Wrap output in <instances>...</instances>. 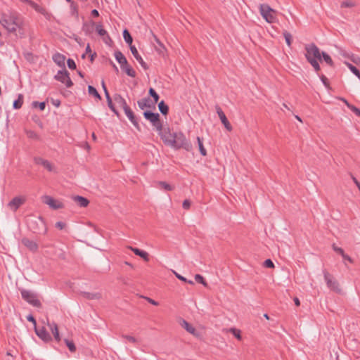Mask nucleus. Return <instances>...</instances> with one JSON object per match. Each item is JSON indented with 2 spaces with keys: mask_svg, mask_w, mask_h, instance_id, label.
Returning a JSON list of instances; mask_svg holds the SVG:
<instances>
[{
  "mask_svg": "<svg viewBox=\"0 0 360 360\" xmlns=\"http://www.w3.org/2000/svg\"><path fill=\"white\" fill-rule=\"evenodd\" d=\"M0 24L9 33H13L22 27V20L20 15L14 11L0 13Z\"/></svg>",
  "mask_w": 360,
  "mask_h": 360,
  "instance_id": "obj_1",
  "label": "nucleus"
},
{
  "mask_svg": "<svg viewBox=\"0 0 360 360\" xmlns=\"http://www.w3.org/2000/svg\"><path fill=\"white\" fill-rule=\"evenodd\" d=\"M169 146L174 150L183 148L188 152L193 148L191 141L181 131L173 132V138Z\"/></svg>",
  "mask_w": 360,
  "mask_h": 360,
  "instance_id": "obj_2",
  "label": "nucleus"
},
{
  "mask_svg": "<svg viewBox=\"0 0 360 360\" xmlns=\"http://www.w3.org/2000/svg\"><path fill=\"white\" fill-rule=\"evenodd\" d=\"M28 227L34 233L37 234H45L47 231L46 222L41 217L29 219Z\"/></svg>",
  "mask_w": 360,
  "mask_h": 360,
  "instance_id": "obj_3",
  "label": "nucleus"
},
{
  "mask_svg": "<svg viewBox=\"0 0 360 360\" xmlns=\"http://www.w3.org/2000/svg\"><path fill=\"white\" fill-rule=\"evenodd\" d=\"M115 60L120 65L121 69L125 73L131 77H135L136 74L135 70L128 64L127 60L120 51H115L114 53Z\"/></svg>",
  "mask_w": 360,
  "mask_h": 360,
  "instance_id": "obj_4",
  "label": "nucleus"
},
{
  "mask_svg": "<svg viewBox=\"0 0 360 360\" xmlns=\"http://www.w3.org/2000/svg\"><path fill=\"white\" fill-rule=\"evenodd\" d=\"M20 294L22 298L33 307L38 308L41 307V303L38 298V295L34 292L26 289H21Z\"/></svg>",
  "mask_w": 360,
  "mask_h": 360,
  "instance_id": "obj_5",
  "label": "nucleus"
},
{
  "mask_svg": "<svg viewBox=\"0 0 360 360\" xmlns=\"http://www.w3.org/2000/svg\"><path fill=\"white\" fill-rule=\"evenodd\" d=\"M304 49L306 53H304V56L307 61H309L311 59L314 60H321V52L319 47L314 43L306 44L304 46Z\"/></svg>",
  "mask_w": 360,
  "mask_h": 360,
  "instance_id": "obj_6",
  "label": "nucleus"
},
{
  "mask_svg": "<svg viewBox=\"0 0 360 360\" xmlns=\"http://www.w3.org/2000/svg\"><path fill=\"white\" fill-rule=\"evenodd\" d=\"M259 11L261 15L267 22L272 23L275 22L276 17L273 13H276V11L271 8L268 4H260Z\"/></svg>",
  "mask_w": 360,
  "mask_h": 360,
  "instance_id": "obj_7",
  "label": "nucleus"
},
{
  "mask_svg": "<svg viewBox=\"0 0 360 360\" xmlns=\"http://www.w3.org/2000/svg\"><path fill=\"white\" fill-rule=\"evenodd\" d=\"M143 117L148 120L156 129H161L162 122L160 120V115L158 112H153L150 110L143 112Z\"/></svg>",
  "mask_w": 360,
  "mask_h": 360,
  "instance_id": "obj_8",
  "label": "nucleus"
},
{
  "mask_svg": "<svg viewBox=\"0 0 360 360\" xmlns=\"http://www.w3.org/2000/svg\"><path fill=\"white\" fill-rule=\"evenodd\" d=\"M54 79L65 85L67 88H70L73 85L70 74L65 69L58 70L54 76Z\"/></svg>",
  "mask_w": 360,
  "mask_h": 360,
  "instance_id": "obj_9",
  "label": "nucleus"
},
{
  "mask_svg": "<svg viewBox=\"0 0 360 360\" xmlns=\"http://www.w3.org/2000/svg\"><path fill=\"white\" fill-rule=\"evenodd\" d=\"M323 274L327 287L336 292H340L341 290L339 288V284L338 281L333 278L332 275L330 274L326 269L323 270Z\"/></svg>",
  "mask_w": 360,
  "mask_h": 360,
  "instance_id": "obj_10",
  "label": "nucleus"
},
{
  "mask_svg": "<svg viewBox=\"0 0 360 360\" xmlns=\"http://www.w3.org/2000/svg\"><path fill=\"white\" fill-rule=\"evenodd\" d=\"M156 130L158 131V135L160 136L163 143L166 146H169L173 138V133L171 132L169 127H163L162 124L161 129Z\"/></svg>",
  "mask_w": 360,
  "mask_h": 360,
  "instance_id": "obj_11",
  "label": "nucleus"
},
{
  "mask_svg": "<svg viewBox=\"0 0 360 360\" xmlns=\"http://www.w3.org/2000/svg\"><path fill=\"white\" fill-rule=\"evenodd\" d=\"M43 202L48 205L53 210H58L64 207V205L61 202L55 200L49 195L43 196Z\"/></svg>",
  "mask_w": 360,
  "mask_h": 360,
  "instance_id": "obj_12",
  "label": "nucleus"
},
{
  "mask_svg": "<svg viewBox=\"0 0 360 360\" xmlns=\"http://www.w3.org/2000/svg\"><path fill=\"white\" fill-rule=\"evenodd\" d=\"M34 331L37 335L45 342H49L52 340L51 336L44 327L37 328L35 326Z\"/></svg>",
  "mask_w": 360,
  "mask_h": 360,
  "instance_id": "obj_13",
  "label": "nucleus"
},
{
  "mask_svg": "<svg viewBox=\"0 0 360 360\" xmlns=\"http://www.w3.org/2000/svg\"><path fill=\"white\" fill-rule=\"evenodd\" d=\"M34 162L37 165L43 166L49 172H56L55 167L52 165V163L51 162H49L47 160L43 159L42 158H40V157H34Z\"/></svg>",
  "mask_w": 360,
  "mask_h": 360,
  "instance_id": "obj_14",
  "label": "nucleus"
},
{
  "mask_svg": "<svg viewBox=\"0 0 360 360\" xmlns=\"http://www.w3.org/2000/svg\"><path fill=\"white\" fill-rule=\"evenodd\" d=\"M96 31L98 35L103 37V40L106 44H109L112 41L107 31L103 29L101 23L96 24Z\"/></svg>",
  "mask_w": 360,
  "mask_h": 360,
  "instance_id": "obj_15",
  "label": "nucleus"
},
{
  "mask_svg": "<svg viewBox=\"0 0 360 360\" xmlns=\"http://www.w3.org/2000/svg\"><path fill=\"white\" fill-rule=\"evenodd\" d=\"M217 113L220 118L222 124L224 125L225 128L231 131L232 130V126L231 125L230 122H229L228 119L226 117V115L221 110V108L219 106L216 107Z\"/></svg>",
  "mask_w": 360,
  "mask_h": 360,
  "instance_id": "obj_16",
  "label": "nucleus"
},
{
  "mask_svg": "<svg viewBox=\"0 0 360 360\" xmlns=\"http://www.w3.org/2000/svg\"><path fill=\"white\" fill-rule=\"evenodd\" d=\"M130 51L132 53V55L134 56V57L136 58V60L139 62V63L140 64V65L145 70H148L149 68L148 65H147V63L143 60V59L142 58V57L140 56V54L139 53L136 48L134 46H131L130 47Z\"/></svg>",
  "mask_w": 360,
  "mask_h": 360,
  "instance_id": "obj_17",
  "label": "nucleus"
},
{
  "mask_svg": "<svg viewBox=\"0 0 360 360\" xmlns=\"http://www.w3.org/2000/svg\"><path fill=\"white\" fill-rule=\"evenodd\" d=\"M138 106L141 110L145 108H154L155 105L153 103V101L149 97H145L137 101Z\"/></svg>",
  "mask_w": 360,
  "mask_h": 360,
  "instance_id": "obj_18",
  "label": "nucleus"
},
{
  "mask_svg": "<svg viewBox=\"0 0 360 360\" xmlns=\"http://www.w3.org/2000/svg\"><path fill=\"white\" fill-rule=\"evenodd\" d=\"M153 37L154 39V41L157 44V45L155 46V50L158 52L159 55L165 56L167 51L165 46L155 34H153Z\"/></svg>",
  "mask_w": 360,
  "mask_h": 360,
  "instance_id": "obj_19",
  "label": "nucleus"
},
{
  "mask_svg": "<svg viewBox=\"0 0 360 360\" xmlns=\"http://www.w3.org/2000/svg\"><path fill=\"white\" fill-rule=\"evenodd\" d=\"M24 202V198L21 197H15L9 202L8 207H10L13 211H16Z\"/></svg>",
  "mask_w": 360,
  "mask_h": 360,
  "instance_id": "obj_20",
  "label": "nucleus"
},
{
  "mask_svg": "<svg viewBox=\"0 0 360 360\" xmlns=\"http://www.w3.org/2000/svg\"><path fill=\"white\" fill-rule=\"evenodd\" d=\"M22 243L32 252H36L38 250L37 243L27 238H23Z\"/></svg>",
  "mask_w": 360,
  "mask_h": 360,
  "instance_id": "obj_21",
  "label": "nucleus"
},
{
  "mask_svg": "<svg viewBox=\"0 0 360 360\" xmlns=\"http://www.w3.org/2000/svg\"><path fill=\"white\" fill-rule=\"evenodd\" d=\"M129 248L137 256H139L140 257H141L144 261L146 262H148L150 258H149V255L147 252L144 251V250H140L139 248H133L131 246H129Z\"/></svg>",
  "mask_w": 360,
  "mask_h": 360,
  "instance_id": "obj_22",
  "label": "nucleus"
},
{
  "mask_svg": "<svg viewBox=\"0 0 360 360\" xmlns=\"http://www.w3.org/2000/svg\"><path fill=\"white\" fill-rule=\"evenodd\" d=\"M52 59L59 67L65 69V56L64 55L56 53L53 56Z\"/></svg>",
  "mask_w": 360,
  "mask_h": 360,
  "instance_id": "obj_23",
  "label": "nucleus"
},
{
  "mask_svg": "<svg viewBox=\"0 0 360 360\" xmlns=\"http://www.w3.org/2000/svg\"><path fill=\"white\" fill-rule=\"evenodd\" d=\"M125 115L128 117V119L130 120V122L132 123V124L138 129L140 130L139 124L138 122V119L135 116L134 112L131 110H127V112H125Z\"/></svg>",
  "mask_w": 360,
  "mask_h": 360,
  "instance_id": "obj_24",
  "label": "nucleus"
},
{
  "mask_svg": "<svg viewBox=\"0 0 360 360\" xmlns=\"http://www.w3.org/2000/svg\"><path fill=\"white\" fill-rule=\"evenodd\" d=\"M181 326L189 333L198 336V333L196 332L195 328L191 325L188 322H187L186 320L183 319L181 323Z\"/></svg>",
  "mask_w": 360,
  "mask_h": 360,
  "instance_id": "obj_25",
  "label": "nucleus"
},
{
  "mask_svg": "<svg viewBox=\"0 0 360 360\" xmlns=\"http://www.w3.org/2000/svg\"><path fill=\"white\" fill-rule=\"evenodd\" d=\"M72 199L76 202L81 207H86L89 203V201L84 197L80 195H75L72 197Z\"/></svg>",
  "mask_w": 360,
  "mask_h": 360,
  "instance_id": "obj_26",
  "label": "nucleus"
},
{
  "mask_svg": "<svg viewBox=\"0 0 360 360\" xmlns=\"http://www.w3.org/2000/svg\"><path fill=\"white\" fill-rule=\"evenodd\" d=\"M83 296L88 300H99L101 297L100 292H83Z\"/></svg>",
  "mask_w": 360,
  "mask_h": 360,
  "instance_id": "obj_27",
  "label": "nucleus"
},
{
  "mask_svg": "<svg viewBox=\"0 0 360 360\" xmlns=\"http://www.w3.org/2000/svg\"><path fill=\"white\" fill-rule=\"evenodd\" d=\"M24 96L22 94H19L18 98L13 101V108L14 109H20L23 104Z\"/></svg>",
  "mask_w": 360,
  "mask_h": 360,
  "instance_id": "obj_28",
  "label": "nucleus"
},
{
  "mask_svg": "<svg viewBox=\"0 0 360 360\" xmlns=\"http://www.w3.org/2000/svg\"><path fill=\"white\" fill-rule=\"evenodd\" d=\"M122 34H123V38H124L125 42L129 46V48H130L131 46H133L132 45L133 39H132V37L131 36L129 32L127 29H125V30H124Z\"/></svg>",
  "mask_w": 360,
  "mask_h": 360,
  "instance_id": "obj_29",
  "label": "nucleus"
},
{
  "mask_svg": "<svg viewBox=\"0 0 360 360\" xmlns=\"http://www.w3.org/2000/svg\"><path fill=\"white\" fill-rule=\"evenodd\" d=\"M158 108H159V110L160 112L163 115H166L168 114V112H169V107L168 105L165 103V102L164 101H161L159 103H158Z\"/></svg>",
  "mask_w": 360,
  "mask_h": 360,
  "instance_id": "obj_30",
  "label": "nucleus"
},
{
  "mask_svg": "<svg viewBox=\"0 0 360 360\" xmlns=\"http://www.w3.org/2000/svg\"><path fill=\"white\" fill-rule=\"evenodd\" d=\"M114 101L120 107L125 105V104L127 103L126 100L120 94H115L114 95Z\"/></svg>",
  "mask_w": 360,
  "mask_h": 360,
  "instance_id": "obj_31",
  "label": "nucleus"
},
{
  "mask_svg": "<svg viewBox=\"0 0 360 360\" xmlns=\"http://www.w3.org/2000/svg\"><path fill=\"white\" fill-rule=\"evenodd\" d=\"M88 93L89 95L94 96L95 98H96L98 100H101V96L96 90L95 87L93 86L89 85L88 86Z\"/></svg>",
  "mask_w": 360,
  "mask_h": 360,
  "instance_id": "obj_32",
  "label": "nucleus"
},
{
  "mask_svg": "<svg viewBox=\"0 0 360 360\" xmlns=\"http://www.w3.org/2000/svg\"><path fill=\"white\" fill-rule=\"evenodd\" d=\"M197 141H198V148H199L200 153L202 156L207 155V150H206V149L205 148V147L203 146L202 139L201 138H200L199 136H198L197 137Z\"/></svg>",
  "mask_w": 360,
  "mask_h": 360,
  "instance_id": "obj_33",
  "label": "nucleus"
},
{
  "mask_svg": "<svg viewBox=\"0 0 360 360\" xmlns=\"http://www.w3.org/2000/svg\"><path fill=\"white\" fill-rule=\"evenodd\" d=\"M149 95L153 98V103L155 105L160 98L158 94L155 91V89L150 87L148 90Z\"/></svg>",
  "mask_w": 360,
  "mask_h": 360,
  "instance_id": "obj_34",
  "label": "nucleus"
},
{
  "mask_svg": "<svg viewBox=\"0 0 360 360\" xmlns=\"http://www.w3.org/2000/svg\"><path fill=\"white\" fill-rule=\"evenodd\" d=\"M345 65L350 70V71L360 79V71L354 65L349 63L346 62Z\"/></svg>",
  "mask_w": 360,
  "mask_h": 360,
  "instance_id": "obj_35",
  "label": "nucleus"
},
{
  "mask_svg": "<svg viewBox=\"0 0 360 360\" xmlns=\"http://www.w3.org/2000/svg\"><path fill=\"white\" fill-rule=\"evenodd\" d=\"M321 57L323 58V60L330 66H333L334 63L331 58V57L325 51L321 52Z\"/></svg>",
  "mask_w": 360,
  "mask_h": 360,
  "instance_id": "obj_36",
  "label": "nucleus"
},
{
  "mask_svg": "<svg viewBox=\"0 0 360 360\" xmlns=\"http://www.w3.org/2000/svg\"><path fill=\"white\" fill-rule=\"evenodd\" d=\"M64 342L71 352H75L76 351V346L72 340L65 339Z\"/></svg>",
  "mask_w": 360,
  "mask_h": 360,
  "instance_id": "obj_37",
  "label": "nucleus"
},
{
  "mask_svg": "<svg viewBox=\"0 0 360 360\" xmlns=\"http://www.w3.org/2000/svg\"><path fill=\"white\" fill-rule=\"evenodd\" d=\"M26 135L29 139L39 140V136L33 130H26Z\"/></svg>",
  "mask_w": 360,
  "mask_h": 360,
  "instance_id": "obj_38",
  "label": "nucleus"
},
{
  "mask_svg": "<svg viewBox=\"0 0 360 360\" xmlns=\"http://www.w3.org/2000/svg\"><path fill=\"white\" fill-rule=\"evenodd\" d=\"M32 106L33 108H39L41 111L44 110L46 108V102H38V101H33L32 103Z\"/></svg>",
  "mask_w": 360,
  "mask_h": 360,
  "instance_id": "obj_39",
  "label": "nucleus"
},
{
  "mask_svg": "<svg viewBox=\"0 0 360 360\" xmlns=\"http://www.w3.org/2000/svg\"><path fill=\"white\" fill-rule=\"evenodd\" d=\"M158 184L161 188H162L165 191H170L174 189V187L169 184L168 183H167L166 181H158Z\"/></svg>",
  "mask_w": 360,
  "mask_h": 360,
  "instance_id": "obj_40",
  "label": "nucleus"
},
{
  "mask_svg": "<svg viewBox=\"0 0 360 360\" xmlns=\"http://www.w3.org/2000/svg\"><path fill=\"white\" fill-rule=\"evenodd\" d=\"M48 326H49L50 330H51L53 335H55L57 333H59L58 325L55 322L49 323Z\"/></svg>",
  "mask_w": 360,
  "mask_h": 360,
  "instance_id": "obj_41",
  "label": "nucleus"
},
{
  "mask_svg": "<svg viewBox=\"0 0 360 360\" xmlns=\"http://www.w3.org/2000/svg\"><path fill=\"white\" fill-rule=\"evenodd\" d=\"M229 332L231 333L238 340H241L242 336L240 330L235 328H231L229 329Z\"/></svg>",
  "mask_w": 360,
  "mask_h": 360,
  "instance_id": "obj_42",
  "label": "nucleus"
},
{
  "mask_svg": "<svg viewBox=\"0 0 360 360\" xmlns=\"http://www.w3.org/2000/svg\"><path fill=\"white\" fill-rule=\"evenodd\" d=\"M283 36H284V38H285V42L287 44V45L290 47L291 46V44H292V35L290 32H287V31H285L283 32Z\"/></svg>",
  "mask_w": 360,
  "mask_h": 360,
  "instance_id": "obj_43",
  "label": "nucleus"
},
{
  "mask_svg": "<svg viewBox=\"0 0 360 360\" xmlns=\"http://www.w3.org/2000/svg\"><path fill=\"white\" fill-rule=\"evenodd\" d=\"M28 4L32 8H33L35 11H37L38 12H40V13H42V10L43 9L37 3H35L32 0H30V1H28Z\"/></svg>",
  "mask_w": 360,
  "mask_h": 360,
  "instance_id": "obj_44",
  "label": "nucleus"
},
{
  "mask_svg": "<svg viewBox=\"0 0 360 360\" xmlns=\"http://www.w3.org/2000/svg\"><path fill=\"white\" fill-rule=\"evenodd\" d=\"M108 106L109 108L117 116H120L119 112L116 110L115 105L112 103V99L107 101Z\"/></svg>",
  "mask_w": 360,
  "mask_h": 360,
  "instance_id": "obj_45",
  "label": "nucleus"
},
{
  "mask_svg": "<svg viewBox=\"0 0 360 360\" xmlns=\"http://www.w3.org/2000/svg\"><path fill=\"white\" fill-rule=\"evenodd\" d=\"M311 65L314 68V70L316 72H319L320 70V65L318 63V60L311 59L309 61H308Z\"/></svg>",
  "mask_w": 360,
  "mask_h": 360,
  "instance_id": "obj_46",
  "label": "nucleus"
},
{
  "mask_svg": "<svg viewBox=\"0 0 360 360\" xmlns=\"http://www.w3.org/2000/svg\"><path fill=\"white\" fill-rule=\"evenodd\" d=\"M355 6V4L352 1H345L341 3L342 8H352Z\"/></svg>",
  "mask_w": 360,
  "mask_h": 360,
  "instance_id": "obj_47",
  "label": "nucleus"
},
{
  "mask_svg": "<svg viewBox=\"0 0 360 360\" xmlns=\"http://www.w3.org/2000/svg\"><path fill=\"white\" fill-rule=\"evenodd\" d=\"M195 280L197 283H202L204 285H207V283L205 282L204 278L200 274H196L195 276Z\"/></svg>",
  "mask_w": 360,
  "mask_h": 360,
  "instance_id": "obj_48",
  "label": "nucleus"
},
{
  "mask_svg": "<svg viewBox=\"0 0 360 360\" xmlns=\"http://www.w3.org/2000/svg\"><path fill=\"white\" fill-rule=\"evenodd\" d=\"M67 65H68V67L71 69V70H75L77 66H76V63L74 61L73 59L72 58H68V60H67Z\"/></svg>",
  "mask_w": 360,
  "mask_h": 360,
  "instance_id": "obj_49",
  "label": "nucleus"
},
{
  "mask_svg": "<svg viewBox=\"0 0 360 360\" xmlns=\"http://www.w3.org/2000/svg\"><path fill=\"white\" fill-rule=\"evenodd\" d=\"M70 8H71V13L72 15H75V17H78V10H77V6H75L73 2L71 3V5H70Z\"/></svg>",
  "mask_w": 360,
  "mask_h": 360,
  "instance_id": "obj_50",
  "label": "nucleus"
},
{
  "mask_svg": "<svg viewBox=\"0 0 360 360\" xmlns=\"http://www.w3.org/2000/svg\"><path fill=\"white\" fill-rule=\"evenodd\" d=\"M332 248L335 252L340 254L341 256L345 253L343 249L336 246L335 244H333Z\"/></svg>",
  "mask_w": 360,
  "mask_h": 360,
  "instance_id": "obj_51",
  "label": "nucleus"
},
{
  "mask_svg": "<svg viewBox=\"0 0 360 360\" xmlns=\"http://www.w3.org/2000/svg\"><path fill=\"white\" fill-rule=\"evenodd\" d=\"M122 338L124 339H126L127 340H128L129 342H130L131 343H136L137 342L136 339L134 337L131 336V335H122Z\"/></svg>",
  "mask_w": 360,
  "mask_h": 360,
  "instance_id": "obj_52",
  "label": "nucleus"
},
{
  "mask_svg": "<svg viewBox=\"0 0 360 360\" xmlns=\"http://www.w3.org/2000/svg\"><path fill=\"white\" fill-rule=\"evenodd\" d=\"M175 274V276L177 278H179V280L184 281V282H186V283H191V284H193V282L192 281H188L185 277L182 276L181 275L174 272Z\"/></svg>",
  "mask_w": 360,
  "mask_h": 360,
  "instance_id": "obj_53",
  "label": "nucleus"
},
{
  "mask_svg": "<svg viewBox=\"0 0 360 360\" xmlns=\"http://www.w3.org/2000/svg\"><path fill=\"white\" fill-rule=\"evenodd\" d=\"M264 265L265 267H267V268L274 267V262L270 259H266L264 262Z\"/></svg>",
  "mask_w": 360,
  "mask_h": 360,
  "instance_id": "obj_54",
  "label": "nucleus"
},
{
  "mask_svg": "<svg viewBox=\"0 0 360 360\" xmlns=\"http://www.w3.org/2000/svg\"><path fill=\"white\" fill-rule=\"evenodd\" d=\"M182 207L185 210H188L191 207V201L188 199L184 200Z\"/></svg>",
  "mask_w": 360,
  "mask_h": 360,
  "instance_id": "obj_55",
  "label": "nucleus"
},
{
  "mask_svg": "<svg viewBox=\"0 0 360 360\" xmlns=\"http://www.w3.org/2000/svg\"><path fill=\"white\" fill-rule=\"evenodd\" d=\"M350 110L358 117H360V109L353 105L350 108Z\"/></svg>",
  "mask_w": 360,
  "mask_h": 360,
  "instance_id": "obj_56",
  "label": "nucleus"
},
{
  "mask_svg": "<svg viewBox=\"0 0 360 360\" xmlns=\"http://www.w3.org/2000/svg\"><path fill=\"white\" fill-rule=\"evenodd\" d=\"M27 320L30 322H32L34 325V327L36 326V320L32 314H30L27 316Z\"/></svg>",
  "mask_w": 360,
  "mask_h": 360,
  "instance_id": "obj_57",
  "label": "nucleus"
},
{
  "mask_svg": "<svg viewBox=\"0 0 360 360\" xmlns=\"http://www.w3.org/2000/svg\"><path fill=\"white\" fill-rule=\"evenodd\" d=\"M65 226V224L63 221H58L56 223V227L62 230Z\"/></svg>",
  "mask_w": 360,
  "mask_h": 360,
  "instance_id": "obj_58",
  "label": "nucleus"
},
{
  "mask_svg": "<svg viewBox=\"0 0 360 360\" xmlns=\"http://www.w3.org/2000/svg\"><path fill=\"white\" fill-rule=\"evenodd\" d=\"M320 78H321V82H323V84L326 86H328V78H327L325 75H322L320 77Z\"/></svg>",
  "mask_w": 360,
  "mask_h": 360,
  "instance_id": "obj_59",
  "label": "nucleus"
},
{
  "mask_svg": "<svg viewBox=\"0 0 360 360\" xmlns=\"http://www.w3.org/2000/svg\"><path fill=\"white\" fill-rule=\"evenodd\" d=\"M342 257L345 260L348 261L349 263H353V259L348 255L344 253Z\"/></svg>",
  "mask_w": 360,
  "mask_h": 360,
  "instance_id": "obj_60",
  "label": "nucleus"
},
{
  "mask_svg": "<svg viewBox=\"0 0 360 360\" xmlns=\"http://www.w3.org/2000/svg\"><path fill=\"white\" fill-rule=\"evenodd\" d=\"M145 299L149 302L151 304L153 305H155V306H158V302H156L155 300L150 298V297H145Z\"/></svg>",
  "mask_w": 360,
  "mask_h": 360,
  "instance_id": "obj_61",
  "label": "nucleus"
},
{
  "mask_svg": "<svg viewBox=\"0 0 360 360\" xmlns=\"http://www.w3.org/2000/svg\"><path fill=\"white\" fill-rule=\"evenodd\" d=\"M352 60L356 63V64H358L359 63H360V58L358 57V56H354L352 55Z\"/></svg>",
  "mask_w": 360,
  "mask_h": 360,
  "instance_id": "obj_62",
  "label": "nucleus"
},
{
  "mask_svg": "<svg viewBox=\"0 0 360 360\" xmlns=\"http://www.w3.org/2000/svg\"><path fill=\"white\" fill-rule=\"evenodd\" d=\"M340 100L347 106L349 109L353 106V105L350 104L345 98H341Z\"/></svg>",
  "mask_w": 360,
  "mask_h": 360,
  "instance_id": "obj_63",
  "label": "nucleus"
},
{
  "mask_svg": "<svg viewBox=\"0 0 360 360\" xmlns=\"http://www.w3.org/2000/svg\"><path fill=\"white\" fill-rule=\"evenodd\" d=\"M352 179L360 191V183L358 181V180L354 176H352Z\"/></svg>",
  "mask_w": 360,
  "mask_h": 360,
  "instance_id": "obj_64",
  "label": "nucleus"
}]
</instances>
